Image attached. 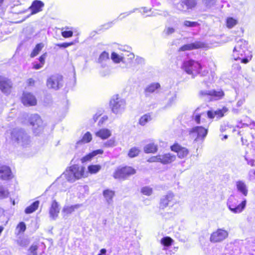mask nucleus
Here are the masks:
<instances>
[{
	"label": "nucleus",
	"instance_id": "f257e3e1",
	"mask_svg": "<svg viewBox=\"0 0 255 255\" xmlns=\"http://www.w3.org/2000/svg\"><path fill=\"white\" fill-rule=\"evenodd\" d=\"M233 57L236 61L241 60L244 64H247L252 58L251 52L248 50V42L243 39L237 41L233 52Z\"/></svg>",
	"mask_w": 255,
	"mask_h": 255
},
{
	"label": "nucleus",
	"instance_id": "f03ea898",
	"mask_svg": "<svg viewBox=\"0 0 255 255\" xmlns=\"http://www.w3.org/2000/svg\"><path fill=\"white\" fill-rule=\"evenodd\" d=\"M65 177L68 181L72 182L77 180L87 177V175L84 166L74 164L66 170Z\"/></svg>",
	"mask_w": 255,
	"mask_h": 255
},
{
	"label": "nucleus",
	"instance_id": "7ed1b4c3",
	"mask_svg": "<svg viewBox=\"0 0 255 255\" xmlns=\"http://www.w3.org/2000/svg\"><path fill=\"white\" fill-rule=\"evenodd\" d=\"M136 170L135 168L129 166H118L114 171L113 177L118 180H125L129 177L135 174Z\"/></svg>",
	"mask_w": 255,
	"mask_h": 255
},
{
	"label": "nucleus",
	"instance_id": "20e7f679",
	"mask_svg": "<svg viewBox=\"0 0 255 255\" xmlns=\"http://www.w3.org/2000/svg\"><path fill=\"white\" fill-rule=\"evenodd\" d=\"M181 69L187 74L195 77L201 73L202 67L199 62L190 59L183 62Z\"/></svg>",
	"mask_w": 255,
	"mask_h": 255
},
{
	"label": "nucleus",
	"instance_id": "39448f33",
	"mask_svg": "<svg viewBox=\"0 0 255 255\" xmlns=\"http://www.w3.org/2000/svg\"><path fill=\"white\" fill-rule=\"evenodd\" d=\"M109 106L113 113L115 114H121L126 109V102L119 95H115L111 99Z\"/></svg>",
	"mask_w": 255,
	"mask_h": 255
},
{
	"label": "nucleus",
	"instance_id": "423d86ee",
	"mask_svg": "<svg viewBox=\"0 0 255 255\" xmlns=\"http://www.w3.org/2000/svg\"><path fill=\"white\" fill-rule=\"evenodd\" d=\"M238 199L235 196H231L228 200V206L229 209L234 213H240L243 211L246 205V200L245 199L239 204Z\"/></svg>",
	"mask_w": 255,
	"mask_h": 255
},
{
	"label": "nucleus",
	"instance_id": "0eeeda50",
	"mask_svg": "<svg viewBox=\"0 0 255 255\" xmlns=\"http://www.w3.org/2000/svg\"><path fill=\"white\" fill-rule=\"evenodd\" d=\"M228 235L229 234L227 230L218 229L211 233L210 241L213 243L221 242L227 239Z\"/></svg>",
	"mask_w": 255,
	"mask_h": 255
},
{
	"label": "nucleus",
	"instance_id": "6e6552de",
	"mask_svg": "<svg viewBox=\"0 0 255 255\" xmlns=\"http://www.w3.org/2000/svg\"><path fill=\"white\" fill-rule=\"evenodd\" d=\"M13 88L11 80L7 77L0 75V90L7 95H9Z\"/></svg>",
	"mask_w": 255,
	"mask_h": 255
},
{
	"label": "nucleus",
	"instance_id": "1a4fd4ad",
	"mask_svg": "<svg viewBox=\"0 0 255 255\" xmlns=\"http://www.w3.org/2000/svg\"><path fill=\"white\" fill-rule=\"evenodd\" d=\"M134 58V55L132 53L127 52V54L122 55H119L115 52L111 54V59L115 63L130 62L132 61Z\"/></svg>",
	"mask_w": 255,
	"mask_h": 255
},
{
	"label": "nucleus",
	"instance_id": "9d476101",
	"mask_svg": "<svg viewBox=\"0 0 255 255\" xmlns=\"http://www.w3.org/2000/svg\"><path fill=\"white\" fill-rule=\"evenodd\" d=\"M63 78L59 75H52L47 80V86L54 90L58 89L62 86Z\"/></svg>",
	"mask_w": 255,
	"mask_h": 255
},
{
	"label": "nucleus",
	"instance_id": "9b49d317",
	"mask_svg": "<svg viewBox=\"0 0 255 255\" xmlns=\"http://www.w3.org/2000/svg\"><path fill=\"white\" fill-rule=\"evenodd\" d=\"M21 102L25 106H34L37 104V100L34 95L30 92H24L20 98Z\"/></svg>",
	"mask_w": 255,
	"mask_h": 255
},
{
	"label": "nucleus",
	"instance_id": "f8f14e48",
	"mask_svg": "<svg viewBox=\"0 0 255 255\" xmlns=\"http://www.w3.org/2000/svg\"><path fill=\"white\" fill-rule=\"evenodd\" d=\"M171 150L177 153V155L179 158H184L189 154V150L185 147L182 146L177 142H174L170 146Z\"/></svg>",
	"mask_w": 255,
	"mask_h": 255
},
{
	"label": "nucleus",
	"instance_id": "ddd939ff",
	"mask_svg": "<svg viewBox=\"0 0 255 255\" xmlns=\"http://www.w3.org/2000/svg\"><path fill=\"white\" fill-rule=\"evenodd\" d=\"M207 47V44L200 41H197L193 43H188L181 46L178 49V51H189L194 49H202Z\"/></svg>",
	"mask_w": 255,
	"mask_h": 255
},
{
	"label": "nucleus",
	"instance_id": "4468645a",
	"mask_svg": "<svg viewBox=\"0 0 255 255\" xmlns=\"http://www.w3.org/2000/svg\"><path fill=\"white\" fill-rule=\"evenodd\" d=\"M208 133V129L202 126H197L192 128L190 131V134L195 133L196 139H204Z\"/></svg>",
	"mask_w": 255,
	"mask_h": 255
},
{
	"label": "nucleus",
	"instance_id": "2eb2a0df",
	"mask_svg": "<svg viewBox=\"0 0 255 255\" xmlns=\"http://www.w3.org/2000/svg\"><path fill=\"white\" fill-rule=\"evenodd\" d=\"M159 162L163 164H170L176 159V156L170 153L159 154Z\"/></svg>",
	"mask_w": 255,
	"mask_h": 255
},
{
	"label": "nucleus",
	"instance_id": "dca6fc26",
	"mask_svg": "<svg viewBox=\"0 0 255 255\" xmlns=\"http://www.w3.org/2000/svg\"><path fill=\"white\" fill-rule=\"evenodd\" d=\"M179 3L182 8L192 10L197 7L198 2L197 0H180Z\"/></svg>",
	"mask_w": 255,
	"mask_h": 255
},
{
	"label": "nucleus",
	"instance_id": "f3484780",
	"mask_svg": "<svg viewBox=\"0 0 255 255\" xmlns=\"http://www.w3.org/2000/svg\"><path fill=\"white\" fill-rule=\"evenodd\" d=\"M60 212L59 205L56 200L52 201L49 209V214L51 218L56 219Z\"/></svg>",
	"mask_w": 255,
	"mask_h": 255
},
{
	"label": "nucleus",
	"instance_id": "a211bd4d",
	"mask_svg": "<svg viewBox=\"0 0 255 255\" xmlns=\"http://www.w3.org/2000/svg\"><path fill=\"white\" fill-rule=\"evenodd\" d=\"M43 6L44 3L41 0H34L29 7V9L31 10V13L34 14L41 11Z\"/></svg>",
	"mask_w": 255,
	"mask_h": 255
},
{
	"label": "nucleus",
	"instance_id": "6ab92c4d",
	"mask_svg": "<svg viewBox=\"0 0 255 255\" xmlns=\"http://www.w3.org/2000/svg\"><path fill=\"white\" fill-rule=\"evenodd\" d=\"M103 153L104 151L101 149L93 150L91 152L89 153L88 154L83 156L81 159V161L83 163L90 161L94 156L98 154H102Z\"/></svg>",
	"mask_w": 255,
	"mask_h": 255
},
{
	"label": "nucleus",
	"instance_id": "aec40b11",
	"mask_svg": "<svg viewBox=\"0 0 255 255\" xmlns=\"http://www.w3.org/2000/svg\"><path fill=\"white\" fill-rule=\"evenodd\" d=\"M11 177L10 168L7 166L0 167V178L2 180L9 179Z\"/></svg>",
	"mask_w": 255,
	"mask_h": 255
},
{
	"label": "nucleus",
	"instance_id": "412c9836",
	"mask_svg": "<svg viewBox=\"0 0 255 255\" xmlns=\"http://www.w3.org/2000/svg\"><path fill=\"white\" fill-rule=\"evenodd\" d=\"M95 134L97 136L100 137L102 139H106L108 138L111 135V131L107 128H101L98 130Z\"/></svg>",
	"mask_w": 255,
	"mask_h": 255
},
{
	"label": "nucleus",
	"instance_id": "4be33fe9",
	"mask_svg": "<svg viewBox=\"0 0 255 255\" xmlns=\"http://www.w3.org/2000/svg\"><path fill=\"white\" fill-rule=\"evenodd\" d=\"M173 200V196L171 194H168L164 196L160 200L159 207L161 209H163L167 207L169 203Z\"/></svg>",
	"mask_w": 255,
	"mask_h": 255
},
{
	"label": "nucleus",
	"instance_id": "5701e85b",
	"mask_svg": "<svg viewBox=\"0 0 255 255\" xmlns=\"http://www.w3.org/2000/svg\"><path fill=\"white\" fill-rule=\"evenodd\" d=\"M158 150V146L154 142H151L145 145L143 151L146 153H155Z\"/></svg>",
	"mask_w": 255,
	"mask_h": 255
},
{
	"label": "nucleus",
	"instance_id": "b1692460",
	"mask_svg": "<svg viewBox=\"0 0 255 255\" xmlns=\"http://www.w3.org/2000/svg\"><path fill=\"white\" fill-rule=\"evenodd\" d=\"M236 186L238 190L242 193L243 195L246 196L248 193V190L246 183L242 181L239 180L236 182Z\"/></svg>",
	"mask_w": 255,
	"mask_h": 255
},
{
	"label": "nucleus",
	"instance_id": "393cba45",
	"mask_svg": "<svg viewBox=\"0 0 255 255\" xmlns=\"http://www.w3.org/2000/svg\"><path fill=\"white\" fill-rule=\"evenodd\" d=\"M42 121L40 117L37 115L35 114L32 115L30 119V124L32 126H36L39 128L42 126Z\"/></svg>",
	"mask_w": 255,
	"mask_h": 255
},
{
	"label": "nucleus",
	"instance_id": "a878e982",
	"mask_svg": "<svg viewBox=\"0 0 255 255\" xmlns=\"http://www.w3.org/2000/svg\"><path fill=\"white\" fill-rule=\"evenodd\" d=\"M92 140V136L89 131L86 132L82 136L81 139L78 140L76 142L77 145H80L82 144H85L90 142Z\"/></svg>",
	"mask_w": 255,
	"mask_h": 255
},
{
	"label": "nucleus",
	"instance_id": "bb28decb",
	"mask_svg": "<svg viewBox=\"0 0 255 255\" xmlns=\"http://www.w3.org/2000/svg\"><path fill=\"white\" fill-rule=\"evenodd\" d=\"M39 205V201H35L31 204L29 206L27 207L24 212L26 214H31L35 211L38 208Z\"/></svg>",
	"mask_w": 255,
	"mask_h": 255
},
{
	"label": "nucleus",
	"instance_id": "cd10ccee",
	"mask_svg": "<svg viewBox=\"0 0 255 255\" xmlns=\"http://www.w3.org/2000/svg\"><path fill=\"white\" fill-rule=\"evenodd\" d=\"M103 194L107 201L110 202L113 200L115 195V192L113 190L107 189L103 191Z\"/></svg>",
	"mask_w": 255,
	"mask_h": 255
},
{
	"label": "nucleus",
	"instance_id": "c85d7f7f",
	"mask_svg": "<svg viewBox=\"0 0 255 255\" xmlns=\"http://www.w3.org/2000/svg\"><path fill=\"white\" fill-rule=\"evenodd\" d=\"M44 47V44L42 43H39L36 44L35 47L32 50L30 53V56L33 58L37 56L39 53L41 51Z\"/></svg>",
	"mask_w": 255,
	"mask_h": 255
},
{
	"label": "nucleus",
	"instance_id": "c756f323",
	"mask_svg": "<svg viewBox=\"0 0 255 255\" xmlns=\"http://www.w3.org/2000/svg\"><path fill=\"white\" fill-rule=\"evenodd\" d=\"M225 95L222 90L219 91L212 90V101L218 100L222 99Z\"/></svg>",
	"mask_w": 255,
	"mask_h": 255
},
{
	"label": "nucleus",
	"instance_id": "7c9ffc66",
	"mask_svg": "<svg viewBox=\"0 0 255 255\" xmlns=\"http://www.w3.org/2000/svg\"><path fill=\"white\" fill-rule=\"evenodd\" d=\"M80 206L81 205L80 204H76L70 206L65 207L63 209V211L67 215L70 214L74 212L75 210L78 209Z\"/></svg>",
	"mask_w": 255,
	"mask_h": 255
},
{
	"label": "nucleus",
	"instance_id": "2f4dec72",
	"mask_svg": "<svg viewBox=\"0 0 255 255\" xmlns=\"http://www.w3.org/2000/svg\"><path fill=\"white\" fill-rule=\"evenodd\" d=\"M101 169V166L99 164H91L88 166V171L91 174H96Z\"/></svg>",
	"mask_w": 255,
	"mask_h": 255
},
{
	"label": "nucleus",
	"instance_id": "473e14b6",
	"mask_svg": "<svg viewBox=\"0 0 255 255\" xmlns=\"http://www.w3.org/2000/svg\"><path fill=\"white\" fill-rule=\"evenodd\" d=\"M140 152V150L136 147H131L128 152V156L130 158H133L137 156Z\"/></svg>",
	"mask_w": 255,
	"mask_h": 255
},
{
	"label": "nucleus",
	"instance_id": "72a5a7b5",
	"mask_svg": "<svg viewBox=\"0 0 255 255\" xmlns=\"http://www.w3.org/2000/svg\"><path fill=\"white\" fill-rule=\"evenodd\" d=\"M160 85L158 83H153L149 85L145 89V91L147 93H151L159 89Z\"/></svg>",
	"mask_w": 255,
	"mask_h": 255
},
{
	"label": "nucleus",
	"instance_id": "f704fd0d",
	"mask_svg": "<svg viewBox=\"0 0 255 255\" xmlns=\"http://www.w3.org/2000/svg\"><path fill=\"white\" fill-rule=\"evenodd\" d=\"M151 120V117L150 115L149 114H146L140 118L139 119L138 123L141 126H144Z\"/></svg>",
	"mask_w": 255,
	"mask_h": 255
},
{
	"label": "nucleus",
	"instance_id": "c9c22d12",
	"mask_svg": "<svg viewBox=\"0 0 255 255\" xmlns=\"http://www.w3.org/2000/svg\"><path fill=\"white\" fill-rule=\"evenodd\" d=\"M173 243V239L170 237H165L160 240V243L165 247H169Z\"/></svg>",
	"mask_w": 255,
	"mask_h": 255
},
{
	"label": "nucleus",
	"instance_id": "e433bc0d",
	"mask_svg": "<svg viewBox=\"0 0 255 255\" xmlns=\"http://www.w3.org/2000/svg\"><path fill=\"white\" fill-rule=\"evenodd\" d=\"M238 23L237 19L232 17H229L226 19V26L228 28H232Z\"/></svg>",
	"mask_w": 255,
	"mask_h": 255
},
{
	"label": "nucleus",
	"instance_id": "4c0bfd02",
	"mask_svg": "<svg viewBox=\"0 0 255 255\" xmlns=\"http://www.w3.org/2000/svg\"><path fill=\"white\" fill-rule=\"evenodd\" d=\"M228 111V108L226 107H223L221 109H218L215 111V117L217 118H221L224 116Z\"/></svg>",
	"mask_w": 255,
	"mask_h": 255
},
{
	"label": "nucleus",
	"instance_id": "58836bf2",
	"mask_svg": "<svg viewBox=\"0 0 255 255\" xmlns=\"http://www.w3.org/2000/svg\"><path fill=\"white\" fill-rule=\"evenodd\" d=\"M63 28H62V31H61V35L64 37V38H69V37H71L73 36V32L72 30H63ZM65 29L66 30H68L69 29V28L68 27H65Z\"/></svg>",
	"mask_w": 255,
	"mask_h": 255
},
{
	"label": "nucleus",
	"instance_id": "ea45409f",
	"mask_svg": "<svg viewBox=\"0 0 255 255\" xmlns=\"http://www.w3.org/2000/svg\"><path fill=\"white\" fill-rule=\"evenodd\" d=\"M183 25L187 27H192L199 26L200 24L197 21L185 20L183 22Z\"/></svg>",
	"mask_w": 255,
	"mask_h": 255
},
{
	"label": "nucleus",
	"instance_id": "a19ab883",
	"mask_svg": "<svg viewBox=\"0 0 255 255\" xmlns=\"http://www.w3.org/2000/svg\"><path fill=\"white\" fill-rule=\"evenodd\" d=\"M26 229V227L25 224L23 222H20L16 226V229L18 230V233H24Z\"/></svg>",
	"mask_w": 255,
	"mask_h": 255
},
{
	"label": "nucleus",
	"instance_id": "79ce46f5",
	"mask_svg": "<svg viewBox=\"0 0 255 255\" xmlns=\"http://www.w3.org/2000/svg\"><path fill=\"white\" fill-rule=\"evenodd\" d=\"M141 192L144 195L150 196L152 193V189L149 187H143L141 189Z\"/></svg>",
	"mask_w": 255,
	"mask_h": 255
},
{
	"label": "nucleus",
	"instance_id": "37998d69",
	"mask_svg": "<svg viewBox=\"0 0 255 255\" xmlns=\"http://www.w3.org/2000/svg\"><path fill=\"white\" fill-rule=\"evenodd\" d=\"M199 95L202 97H208L210 101H212V90L211 91H201Z\"/></svg>",
	"mask_w": 255,
	"mask_h": 255
},
{
	"label": "nucleus",
	"instance_id": "c03bdc74",
	"mask_svg": "<svg viewBox=\"0 0 255 255\" xmlns=\"http://www.w3.org/2000/svg\"><path fill=\"white\" fill-rule=\"evenodd\" d=\"M109 59V53L106 51L103 52L100 55L99 60L100 62H102L106 61Z\"/></svg>",
	"mask_w": 255,
	"mask_h": 255
},
{
	"label": "nucleus",
	"instance_id": "a18cd8bd",
	"mask_svg": "<svg viewBox=\"0 0 255 255\" xmlns=\"http://www.w3.org/2000/svg\"><path fill=\"white\" fill-rule=\"evenodd\" d=\"M147 161L149 163L159 162V154L150 157L147 159Z\"/></svg>",
	"mask_w": 255,
	"mask_h": 255
},
{
	"label": "nucleus",
	"instance_id": "49530a36",
	"mask_svg": "<svg viewBox=\"0 0 255 255\" xmlns=\"http://www.w3.org/2000/svg\"><path fill=\"white\" fill-rule=\"evenodd\" d=\"M73 44V42H64L62 43H58L56 44V46L59 48H67Z\"/></svg>",
	"mask_w": 255,
	"mask_h": 255
},
{
	"label": "nucleus",
	"instance_id": "de8ad7c7",
	"mask_svg": "<svg viewBox=\"0 0 255 255\" xmlns=\"http://www.w3.org/2000/svg\"><path fill=\"white\" fill-rule=\"evenodd\" d=\"M115 145L114 139H110L104 143V146L107 147H113Z\"/></svg>",
	"mask_w": 255,
	"mask_h": 255
},
{
	"label": "nucleus",
	"instance_id": "09e8293b",
	"mask_svg": "<svg viewBox=\"0 0 255 255\" xmlns=\"http://www.w3.org/2000/svg\"><path fill=\"white\" fill-rule=\"evenodd\" d=\"M47 56V53L45 52L43 53L39 57V61L40 62V63H41L42 65H44L45 61V59Z\"/></svg>",
	"mask_w": 255,
	"mask_h": 255
},
{
	"label": "nucleus",
	"instance_id": "8fccbe9b",
	"mask_svg": "<svg viewBox=\"0 0 255 255\" xmlns=\"http://www.w3.org/2000/svg\"><path fill=\"white\" fill-rule=\"evenodd\" d=\"M35 80L33 78H29L26 81L27 86L28 87H33L35 85Z\"/></svg>",
	"mask_w": 255,
	"mask_h": 255
},
{
	"label": "nucleus",
	"instance_id": "3c124183",
	"mask_svg": "<svg viewBox=\"0 0 255 255\" xmlns=\"http://www.w3.org/2000/svg\"><path fill=\"white\" fill-rule=\"evenodd\" d=\"M8 192L3 189L2 188H0V198H3L7 196Z\"/></svg>",
	"mask_w": 255,
	"mask_h": 255
},
{
	"label": "nucleus",
	"instance_id": "603ef678",
	"mask_svg": "<svg viewBox=\"0 0 255 255\" xmlns=\"http://www.w3.org/2000/svg\"><path fill=\"white\" fill-rule=\"evenodd\" d=\"M207 114L208 118L210 119H214L215 117V112H213L212 111H208Z\"/></svg>",
	"mask_w": 255,
	"mask_h": 255
},
{
	"label": "nucleus",
	"instance_id": "864d4df0",
	"mask_svg": "<svg viewBox=\"0 0 255 255\" xmlns=\"http://www.w3.org/2000/svg\"><path fill=\"white\" fill-rule=\"evenodd\" d=\"M194 120L197 124L201 123V114H197L194 117Z\"/></svg>",
	"mask_w": 255,
	"mask_h": 255
},
{
	"label": "nucleus",
	"instance_id": "5fc2aeb1",
	"mask_svg": "<svg viewBox=\"0 0 255 255\" xmlns=\"http://www.w3.org/2000/svg\"><path fill=\"white\" fill-rule=\"evenodd\" d=\"M108 118L107 116H104L103 117L100 121L99 122V125H102L105 121H107L108 120Z\"/></svg>",
	"mask_w": 255,
	"mask_h": 255
},
{
	"label": "nucleus",
	"instance_id": "6e6d98bb",
	"mask_svg": "<svg viewBox=\"0 0 255 255\" xmlns=\"http://www.w3.org/2000/svg\"><path fill=\"white\" fill-rule=\"evenodd\" d=\"M43 66L41 63L34 64L33 68L34 69H39Z\"/></svg>",
	"mask_w": 255,
	"mask_h": 255
},
{
	"label": "nucleus",
	"instance_id": "4d7b16f0",
	"mask_svg": "<svg viewBox=\"0 0 255 255\" xmlns=\"http://www.w3.org/2000/svg\"><path fill=\"white\" fill-rule=\"evenodd\" d=\"M248 164L251 166H255V160L252 159L248 161Z\"/></svg>",
	"mask_w": 255,
	"mask_h": 255
},
{
	"label": "nucleus",
	"instance_id": "13d9d810",
	"mask_svg": "<svg viewBox=\"0 0 255 255\" xmlns=\"http://www.w3.org/2000/svg\"><path fill=\"white\" fill-rule=\"evenodd\" d=\"M107 253V250L105 249H102L100 250V253L98 255H105Z\"/></svg>",
	"mask_w": 255,
	"mask_h": 255
},
{
	"label": "nucleus",
	"instance_id": "bf43d9fd",
	"mask_svg": "<svg viewBox=\"0 0 255 255\" xmlns=\"http://www.w3.org/2000/svg\"><path fill=\"white\" fill-rule=\"evenodd\" d=\"M167 31L168 33H173L174 31V29L173 28H168Z\"/></svg>",
	"mask_w": 255,
	"mask_h": 255
},
{
	"label": "nucleus",
	"instance_id": "052dcab7",
	"mask_svg": "<svg viewBox=\"0 0 255 255\" xmlns=\"http://www.w3.org/2000/svg\"><path fill=\"white\" fill-rule=\"evenodd\" d=\"M128 14H122L120 16V19L124 18L126 16H128Z\"/></svg>",
	"mask_w": 255,
	"mask_h": 255
},
{
	"label": "nucleus",
	"instance_id": "680f3d73",
	"mask_svg": "<svg viewBox=\"0 0 255 255\" xmlns=\"http://www.w3.org/2000/svg\"><path fill=\"white\" fill-rule=\"evenodd\" d=\"M228 138L227 135H225L222 138V139H227Z\"/></svg>",
	"mask_w": 255,
	"mask_h": 255
},
{
	"label": "nucleus",
	"instance_id": "e2e57ef3",
	"mask_svg": "<svg viewBox=\"0 0 255 255\" xmlns=\"http://www.w3.org/2000/svg\"><path fill=\"white\" fill-rule=\"evenodd\" d=\"M4 0H0V6H1Z\"/></svg>",
	"mask_w": 255,
	"mask_h": 255
},
{
	"label": "nucleus",
	"instance_id": "0e129e2a",
	"mask_svg": "<svg viewBox=\"0 0 255 255\" xmlns=\"http://www.w3.org/2000/svg\"><path fill=\"white\" fill-rule=\"evenodd\" d=\"M254 174L255 175V170L254 171Z\"/></svg>",
	"mask_w": 255,
	"mask_h": 255
},
{
	"label": "nucleus",
	"instance_id": "69168bd1",
	"mask_svg": "<svg viewBox=\"0 0 255 255\" xmlns=\"http://www.w3.org/2000/svg\"><path fill=\"white\" fill-rule=\"evenodd\" d=\"M254 126H255V124H254Z\"/></svg>",
	"mask_w": 255,
	"mask_h": 255
}]
</instances>
